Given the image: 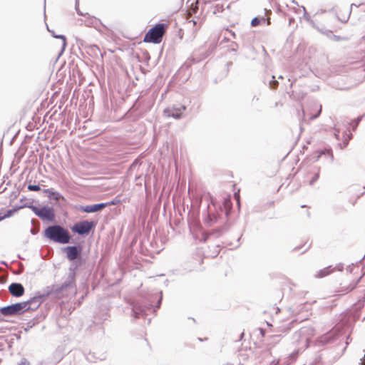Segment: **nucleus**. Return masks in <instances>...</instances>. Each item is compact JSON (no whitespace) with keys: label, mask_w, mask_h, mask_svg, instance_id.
<instances>
[{"label":"nucleus","mask_w":365,"mask_h":365,"mask_svg":"<svg viewBox=\"0 0 365 365\" xmlns=\"http://www.w3.org/2000/svg\"><path fill=\"white\" fill-rule=\"evenodd\" d=\"M44 236L53 242L61 244L68 243L71 240L69 232L58 225L48 227L45 230Z\"/></svg>","instance_id":"nucleus-1"},{"label":"nucleus","mask_w":365,"mask_h":365,"mask_svg":"<svg viewBox=\"0 0 365 365\" xmlns=\"http://www.w3.org/2000/svg\"><path fill=\"white\" fill-rule=\"evenodd\" d=\"M314 335V329L312 327H302L293 334V343L297 346V353L308 347L309 341Z\"/></svg>","instance_id":"nucleus-2"},{"label":"nucleus","mask_w":365,"mask_h":365,"mask_svg":"<svg viewBox=\"0 0 365 365\" xmlns=\"http://www.w3.org/2000/svg\"><path fill=\"white\" fill-rule=\"evenodd\" d=\"M167 26L165 24H158L151 28L144 37L145 42L159 43L165 32Z\"/></svg>","instance_id":"nucleus-3"},{"label":"nucleus","mask_w":365,"mask_h":365,"mask_svg":"<svg viewBox=\"0 0 365 365\" xmlns=\"http://www.w3.org/2000/svg\"><path fill=\"white\" fill-rule=\"evenodd\" d=\"M66 284H51L42 289L41 291L46 299L48 297L51 299H61L63 297L64 292L66 291Z\"/></svg>","instance_id":"nucleus-4"},{"label":"nucleus","mask_w":365,"mask_h":365,"mask_svg":"<svg viewBox=\"0 0 365 365\" xmlns=\"http://www.w3.org/2000/svg\"><path fill=\"white\" fill-rule=\"evenodd\" d=\"M24 206L30 208L34 214L42 220L53 221L55 218L53 209L48 206H43L41 209L34 205L31 202L24 204Z\"/></svg>","instance_id":"nucleus-5"},{"label":"nucleus","mask_w":365,"mask_h":365,"mask_svg":"<svg viewBox=\"0 0 365 365\" xmlns=\"http://www.w3.org/2000/svg\"><path fill=\"white\" fill-rule=\"evenodd\" d=\"M27 305L24 302L13 304L0 308V312L4 316L21 314L28 311Z\"/></svg>","instance_id":"nucleus-6"},{"label":"nucleus","mask_w":365,"mask_h":365,"mask_svg":"<svg viewBox=\"0 0 365 365\" xmlns=\"http://www.w3.org/2000/svg\"><path fill=\"white\" fill-rule=\"evenodd\" d=\"M93 221L82 220L74 224L71 230L73 232L78 233L81 235H88L93 227H94Z\"/></svg>","instance_id":"nucleus-7"},{"label":"nucleus","mask_w":365,"mask_h":365,"mask_svg":"<svg viewBox=\"0 0 365 365\" xmlns=\"http://www.w3.org/2000/svg\"><path fill=\"white\" fill-rule=\"evenodd\" d=\"M153 307L152 304H142L138 302L132 304L133 316L137 319L140 315L147 314V312L151 310Z\"/></svg>","instance_id":"nucleus-8"},{"label":"nucleus","mask_w":365,"mask_h":365,"mask_svg":"<svg viewBox=\"0 0 365 365\" xmlns=\"http://www.w3.org/2000/svg\"><path fill=\"white\" fill-rule=\"evenodd\" d=\"M45 300L46 298L44 297V296H43L42 292L38 291L35 294V295L33 297L24 302V303H26L28 304V311L36 310Z\"/></svg>","instance_id":"nucleus-9"},{"label":"nucleus","mask_w":365,"mask_h":365,"mask_svg":"<svg viewBox=\"0 0 365 365\" xmlns=\"http://www.w3.org/2000/svg\"><path fill=\"white\" fill-rule=\"evenodd\" d=\"M81 250L82 248L80 246H68L63 249V251L66 254V257L70 261H73L78 258Z\"/></svg>","instance_id":"nucleus-10"},{"label":"nucleus","mask_w":365,"mask_h":365,"mask_svg":"<svg viewBox=\"0 0 365 365\" xmlns=\"http://www.w3.org/2000/svg\"><path fill=\"white\" fill-rule=\"evenodd\" d=\"M186 110L185 106L175 108H167L164 110V115L167 117H173L175 119H180L182 117V112Z\"/></svg>","instance_id":"nucleus-11"},{"label":"nucleus","mask_w":365,"mask_h":365,"mask_svg":"<svg viewBox=\"0 0 365 365\" xmlns=\"http://www.w3.org/2000/svg\"><path fill=\"white\" fill-rule=\"evenodd\" d=\"M24 287L21 283H11L9 287L10 294L16 297H20L24 294Z\"/></svg>","instance_id":"nucleus-12"},{"label":"nucleus","mask_w":365,"mask_h":365,"mask_svg":"<svg viewBox=\"0 0 365 365\" xmlns=\"http://www.w3.org/2000/svg\"><path fill=\"white\" fill-rule=\"evenodd\" d=\"M207 211L206 216L204 218V222L207 226H212L217 222L218 215L210 210V206H207Z\"/></svg>","instance_id":"nucleus-13"},{"label":"nucleus","mask_w":365,"mask_h":365,"mask_svg":"<svg viewBox=\"0 0 365 365\" xmlns=\"http://www.w3.org/2000/svg\"><path fill=\"white\" fill-rule=\"evenodd\" d=\"M106 205H107V204L103 203V202L98 203V204H94V205H90L81 207V210L85 212H88V213L95 212L99 211V210L105 208L106 207Z\"/></svg>","instance_id":"nucleus-14"},{"label":"nucleus","mask_w":365,"mask_h":365,"mask_svg":"<svg viewBox=\"0 0 365 365\" xmlns=\"http://www.w3.org/2000/svg\"><path fill=\"white\" fill-rule=\"evenodd\" d=\"M76 267H73V266L70 267L67 278H66V281L63 283V284H66L67 289L69 287H72L73 284H74L75 277H76Z\"/></svg>","instance_id":"nucleus-15"},{"label":"nucleus","mask_w":365,"mask_h":365,"mask_svg":"<svg viewBox=\"0 0 365 365\" xmlns=\"http://www.w3.org/2000/svg\"><path fill=\"white\" fill-rule=\"evenodd\" d=\"M43 191L48 195V198L51 200L58 201L60 199H63L61 193L53 191L52 189H45Z\"/></svg>","instance_id":"nucleus-16"},{"label":"nucleus","mask_w":365,"mask_h":365,"mask_svg":"<svg viewBox=\"0 0 365 365\" xmlns=\"http://www.w3.org/2000/svg\"><path fill=\"white\" fill-rule=\"evenodd\" d=\"M334 269H335V268H331V266L327 267L322 269H320L315 274V277H317V278L324 277L330 274L331 273H332Z\"/></svg>","instance_id":"nucleus-17"},{"label":"nucleus","mask_w":365,"mask_h":365,"mask_svg":"<svg viewBox=\"0 0 365 365\" xmlns=\"http://www.w3.org/2000/svg\"><path fill=\"white\" fill-rule=\"evenodd\" d=\"M24 207H26V206H24V205H23L14 207V209L8 210L4 215H1V217H3V220L5 219V218L10 217H11L13 215V214L15 212H16L17 210H20L21 208H24Z\"/></svg>","instance_id":"nucleus-18"},{"label":"nucleus","mask_w":365,"mask_h":365,"mask_svg":"<svg viewBox=\"0 0 365 365\" xmlns=\"http://www.w3.org/2000/svg\"><path fill=\"white\" fill-rule=\"evenodd\" d=\"M48 31L52 34L53 37H55L56 38L62 39V51H64V49H65V48L66 46V37L64 36H63V35H55L54 32L50 31L48 29Z\"/></svg>","instance_id":"nucleus-19"},{"label":"nucleus","mask_w":365,"mask_h":365,"mask_svg":"<svg viewBox=\"0 0 365 365\" xmlns=\"http://www.w3.org/2000/svg\"><path fill=\"white\" fill-rule=\"evenodd\" d=\"M363 115H361V116H359L357 118L353 120L351 123H350V125L352 127V130H355L359 123V122L362 120L363 118Z\"/></svg>","instance_id":"nucleus-20"},{"label":"nucleus","mask_w":365,"mask_h":365,"mask_svg":"<svg viewBox=\"0 0 365 365\" xmlns=\"http://www.w3.org/2000/svg\"><path fill=\"white\" fill-rule=\"evenodd\" d=\"M266 19L265 18L262 17L261 19L258 18V17H255L252 21H251V26H256L257 25H259V24L261 22V21H263V22H265Z\"/></svg>","instance_id":"nucleus-21"},{"label":"nucleus","mask_w":365,"mask_h":365,"mask_svg":"<svg viewBox=\"0 0 365 365\" xmlns=\"http://www.w3.org/2000/svg\"><path fill=\"white\" fill-rule=\"evenodd\" d=\"M281 339V335H272L270 337V344H272L273 346L277 344Z\"/></svg>","instance_id":"nucleus-22"},{"label":"nucleus","mask_w":365,"mask_h":365,"mask_svg":"<svg viewBox=\"0 0 365 365\" xmlns=\"http://www.w3.org/2000/svg\"><path fill=\"white\" fill-rule=\"evenodd\" d=\"M315 106L318 108V110H317V114L312 115H311L309 117V118L311 120H314V119L317 118L320 115V113L322 112V106L321 105H318L317 103H315Z\"/></svg>","instance_id":"nucleus-23"},{"label":"nucleus","mask_w":365,"mask_h":365,"mask_svg":"<svg viewBox=\"0 0 365 365\" xmlns=\"http://www.w3.org/2000/svg\"><path fill=\"white\" fill-rule=\"evenodd\" d=\"M28 190L29 191H39L41 187L38 185H29Z\"/></svg>","instance_id":"nucleus-24"},{"label":"nucleus","mask_w":365,"mask_h":365,"mask_svg":"<svg viewBox=\"0 0 365 365\" xmlns=\"http://www.w3.org/2000/svg\"><path fill=\"white\" fill-rule=\"evenodd\" d=\"M269 86L272 88L274 89L278 86V82L275 80L274 76H272V80L269 81Z\"/></svg>","instance_id":"nucleus-25"},{"label":"nucleus","mask_w":365,"mask_h":365,"mask_svg":"<svg viewBox=\"0 0 365 365\" xmlns=\"http://www.w3.org/2000/svg\"><path fill=\"white\" fill-rule=\"evenodd\" d=\"M319 173H317L314 175V176L312 178V179L310 180L309 182V185H312L319 178Z\"/></svg>","instance_id":"nucleus-26"},{"label":"nucleus","mask_w":365,"mask_h":365,"mask_svg":"<svg viewBox=\"0 0 365 365\" xmlns=\"http://www.w3.org/2000/svg\"><path fill=\"white\" fill-rule=\"evenodd\" d=\"M78 6H79V0H76L75 8H76V12L78 15L82 16L83 14L80 11Z\"/></svg>","instance_id":"nucleus-27"},{"label":"nucleus","mask_w":365,"mask_h":365,"mask_svg":"<svg viewBox=\"0 0 365 365\" xmlns=\"http://www.w3.org/2000/svg\"><path fill=\"white\" fill-rule=\"evenodd\" d=\"M18 365H29V362L26 359H22Z\"/></svg>","instance_id":"nucleus-28"},{"label":"nucleus","mask_w":365,"mask_h":365,"mask_svg":"<svg viewBox=\"0 0 365 365\" xmlns=\"http://www.w3.org/2000/svg\"><path fill=\"white\" fill-rule=\"evenodd\" d=\"M160 296L158 300V302H157V306H156V308L158 309L160 306V304H161V301H162V292H160Z\"/></svg>","instance_id":"nucleus-29"},{"label":"nucleus","mask_w":365,"mask_h":365,"mask_svg":"<svg viewBox=\"0 0 365 365\" xmlns=\"http://www.w3.org/2000/svg\"><path fill=\"white\" fill-rule=\"evenodd\" d=\"M362 5H363V4H359V5H357V4H351V11L352 10V9H353L354 7L359 8V6H362Z\"/></svg>","instance_id":"nucleus-30"},{"label":"nucleus","mask_w":365,"mask_h":365,"mask_svg":"<svg viewBox=\"0 0 365 365\" xmlns=\"http://www.w3.org/2000/svg\"><path fill=\"white\" fill-rule=\"evenodd\" d=\"M339 130H336V132L334 133V135L335 137L338 139L339 138Z\"/></svg>","instance_id":"nucleus-31"},{"label":"nucleus","mask_w":365,"mask_h":365,"mask_svg":"<svg viewBox=\"0 0 365 365\" xmlns=\"http://www.w3.org/2000/svg\"><path fill=\"white\" fill-rule=\"evenodd\" d=\"M279 364V360L278 361H273L270 365H278Z\"/></svg>","instance_id":"nucleus-32"},{"label":"nucleus","mask_w":365,"mask_h":365,"mask_svg":"<svg viewBox=\"0 0 365 365\" xmlns=\"http://www.w3.org/2000/svg\"><path fill=\"white\" fill-rule=\"evenodd\" d=\"M235 198L237 199V202H239V201H240V197H239V195H237L235 193Z\"/></svg>","instance_id":"nucleus-33"},{"label":"nucleus","mask_w":365,"mask_h":365,"mask_svg":"<svg viewBox=\"0 0 365 365\" xmlns=\"http://www.w3.org/2000/svg\"><path fill=\"white\" fill-rule=\"evenodd\" d=\"M338 268L339 270L341 271L342 269H343V267L341 265H339V266H337L336 267Z\"/></svg>","instance_id":"nucleus-34"},{"label":"nucleus","mask_w":365,"mask_h":365,"mask_svg":"<svg viewBox=\"0 0 365 365\" xmlns=\"http://www.w3.org/2000/svg\"><path fill=\"white\" fill-rule=\"evenodd\" d=\"M260 333L262 336H264V331L263 329H260Z\"/></svg>","instance_id":"nucleus-35"},{"label":"nucleus","mask_w":365,"mask_h":365,"mask_svg":"<svg viewBox=\"0 0 365 365\" xmlns=\"http://www.w3.org/2000/svg\"><path fill=\"white\" fill-rule=\"evenodd\" d=\"M243 336H244V333H242L241 336H240V338L242 339L243 337Z\"/></svg>","instance_id":"nucleus-36"},{"label":"nucleus","mask_w":365,"mask_h":365,"mask_svg":"<svg viewBox=\"0 0 365 365\" xmlns=\"http://www.w3.org/2000/svg\"><path fill=\"white\" fill-rule=\"evenodd\" d=\"M3 220V217H1V215H0V222Z\"/></svg>","instance_id":"nucleus-37"},{"label":"nucleus","mask_w":365,"mask_h":365,"mask_svg":"<svg viewBox=\"0 0 365 365\" xmlns=\"http://www.w3.org/2000/svg\"><path fill=\"white\" fill-rule=\"evenodd\" d=\"M192 22L195 25L196 24V21L195 20H192Z\"/></svg>","instance_id":"nucleus-38"},{"label":"nucleus","mask_w":365,"mask_h":365,"mask_svg":"<svg viewBox=\"0 0 365 365\" xmlns=\"http://www.w3.org/2000/svg\"><path fill=\"white\" fill-rule=\"evenodd\" d=\"M363 11H365V9H364V10H363Z\"/></svg>","instance_id":"nucleus-39"}]
</instances>
